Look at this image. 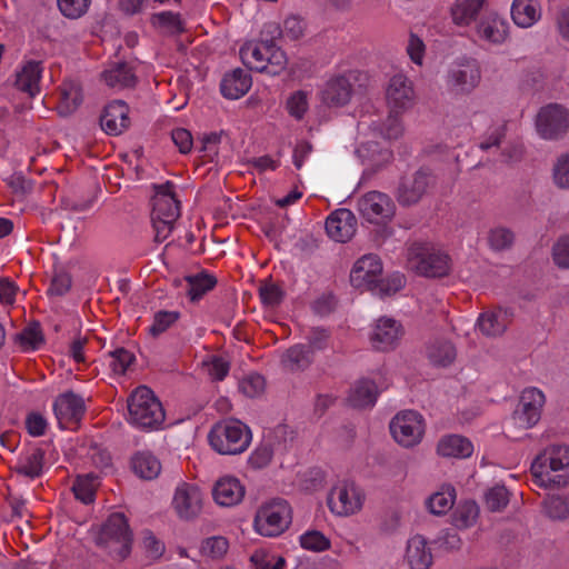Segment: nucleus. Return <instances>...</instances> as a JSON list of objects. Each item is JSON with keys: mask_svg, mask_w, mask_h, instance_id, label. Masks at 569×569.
<instances>
[{"mask_svg": "<svg viewBox=\"0 0 569 569\" xmlns=\"http://www.w3.org/2000/svg\"><path fill=\"white\" fill-rule=\"evenodd\" d=\"M530 471L536 485L551 488L569 486V446L546 448L535 458Z\"/></svg>", "mask_w": 569, "mask_h": 569, "instance_id": "nucleus-1", "label": "nucleus"}, {"mask_svg": "<svg viewBox=\"0 0 569 569\" xmlns=\"http://www.w3.org/2000/svg\"><path fill=\"white\" fill-rule=\"evenodd\" d=\"M208 440L212 449L220 455H238L248 448L251 431L240 420H223L212 427Z\"/></svg>", "mask_w": 569, "mask_h": 569, "instance_id": "nucleus-2", "label": "nucleus"}, {"mask_svg": "<svg viewBox=\"0 0 569 569\" xmlns=\"http://www.w3.org/2000/svg\"><path fill=\"white\" fill-rule=\"evenodd\" d=\"M131 423L141 429H157L164 421V410L152 390L146 386L138 387L128 398Z\"/></svg>", "mask_w": 569, "mask_h": 569, "instance_id": "nucleus-3", "label": "nucleus"}, {"mask_svg": "<svg viewBox=\"0 0 569 569\" xmlns=\"http://www.w3.org/2000/svg\"><path fill=\"white\" fill-rule=\"evenodd\" d=\"M96 541L119 560L126 559L132 545V532L126 516L121 512L111 513L101 526Z\"/></svg>", "mask_w": 569, "mask_h": 569, "instance_id": "nucleus-4", "label": "nucleus"}, {"mask_svg": "<svg viewBox=\"0 0 569 569\" xmlns=\"http://www.w3.org/2000/svg\"><path fill=\"white\" fill-rule=\"evenodd\" d=\"M408 260L417 273L428 278H442L450 270L449 256L428 243H412L408 249Z\"/></svg>", "mask_w": 569, "mask_h": 569, "instance_id": "nucleus-5", "label": "nucleus"}, {"mask_svg": "<svg viewBox=\"0 0 569 569\" xmlns=\"http://www.w3.org/2000/svg\"><path fill=\"white\" fill-rule=\"evenodd\" d=\"M291 523V508L283 499H274L261 506L254 517L257 531L266 537L282 533Z\"/></svg>", "mask_w": 569, "mask_h": 569, "instance_id": "nucleus-6", "label": "nucleus"}, {"mask_svg": "<svg viewBox=\"0 0 569 569\" xmlns=\"http://www.w3.org/2000/svg\"><path fill=\"white\" fill-rule=\"evenodd\" d=\"M436 184V178L429 168L421 167L412 174L400 178L395 198L405 208L419 203L428 191Z\"/></svg>", "mask_w": 569, "mask_h": 569, "instance_id": "nucleus-7", "label": "nucleus"}, {"mask_svg": "<svg viewBox=\"0 0 569 569\" xmlns=\"http://www.w3.org/2000/svg\"><path fill=\"white\" fill-rule=\"evenodd\" d=\"M536 127L545 139H559L569 129V111L558 103L542 107L537 114Z\"/></svg>", "mask_w": 569, "mask_h": 569, "instance_id": "nucleus-8", "label": "nucleus"}, {"mask_svg": "<svg viewBox=\"0 0 569 569\" xmlns=\"http://www.w3.org/2000/svg\"><path fill=\"white\" fill-rule=\"evenodd\" d=\"M390 432L401 446L412 447L420 441L423 435L422 417L413 410L402 411L391 420Z\"/></svg>", "mask_w": 569, "mask_h": 569, "instance_id": "nucleus-9", "label": "nucleus"}, {"mask_svg": "<svg viewBox=\"0 0 569 569\" xmlns=\"http://www.w3.org/2000/svg\"><path fill=\"white\" fill-rule=\"evenodd\" d=\"M330 510L339 516L356 512L362 506V496L353 482L341 481L328 495Z\"/></svg>", "mask_w": 569, "mask_h": 569, "instance_id": "nucleus-10", "label": "nucleus"}, {"mask_svg": "<svg viewBox=\"0 0 569 569\" xmlns=\"http://www.w3.org/2000/svg\"><path fill=\"white\" fill-rule=\"evenodd\" d=\"M359 210L369 222L382 223L393 218L396 204L387 193L371 191L360 199Z\"/></svg>", "mask_w": 569, "mask_h": 569, "instance_id": "nucleus-11", "label": "nucleus"}, {"mask_svg": "<svg viewBox=\"0 0 569 569\" xmlns=\"http://www.w3.org/2000/svg\"><path fill=\"white\" fill-rule=\"evenodd\" d=\"M545 405V395L537 388H527L521 392L513 419L523 428H532L540 418Z\"/></svg>", "mask_w": 569, "mask_h": 569, "instance_id": "nucleus-12", "label": "nucleus"}, {"mask_svg": "<svg viewBox=\"0 0 569 569\" xmlns=\"http://www.w3.org/2000/svg\"><path fill=\"white\" fill-rule=\"evenodd\" d=\"M382 273V262L377 254L369 253L359 258L350 272V283L361 291H375V284Z\"/></svg>", "mask_w": 569, "mask_h": 569, "instance_id": "nucleus-13", "label": "nucleus"}, {"mask_svg": "<svg viewBox=\"0 0 569 569\" xmlns=\"http://www.w3.org/2000/svg\"><path fill=\"white\" fill-rule=\"evenodd\" d=\"M53 410L60 428L77 429L84 415L86 406L80 396L68 391L57 398Z\"/></svg>", "mask_w": 569, "mask_h": 569, "instance_id": "nucleus-14", "label": "nucleus"}, {"mask_svg": "<svg viewBox=\"0 0 569 569\" xmlns=\"http://www.w3.org/2000/svg\"><path fill=\"white\" fill-rule=\"evenodd\" d=\"M356 80L357 76L351 71L331 77L321 91L322 102L329 107L346 106L353 94Z\"/></svg>", "mask_w": 569, "mask_h": 569, "instance_id": "nucleus-15", "label": "nucleus"}, {"mask_svg": "<svg viewBox=\"0 0 569 569\" xmlns=\"http://www.w3.org/2000/svg\"><path fill=\"white\" fill-rule=\"evenodd\" d=\"M154 190L151 218L176 222L180 217V201L176 197L173 182L156 184Z\"/></svg>", "mask_w": 569, "mask_h": 569, "instance_id": "nucleus-16", "label": "nucleus"}, {"mask_svg": "<svg viewBox=\"0 0 569 569\" xmlns=\"http://www.w3.org/2000/svg\"><path fill=\"white\" fill-rule=\"evenodd\" d=\"M413 96V88L406 76L396 74L390 79L387 88V102L391 113H399L411 107Z\"/></svg>", "mask_w": 569, "mask_h": 569, "instance_id": "nucleus-17", "label": "nucleus"}, {"mask_svg": "<svg viewBox=\"0 0 569 569\" xmlns=\"http://www.w3.org/2000/svg\"><path fill=\"white\" fill-rule=\"evenodd\" d=\"M357 219L346 208L333 211L326 220L328 236L338 242L349 241L356 233Z\"/></svg>", "mask_w": 569, "mask_h": 569, "instance_id": "nucleus-18", "label": "nucleus"}, {"mask_svg": "<svg viewBox=\"0 0 569 569\" xmlns=\"http://www.w3.org/2000/svg\"><path fill=\"white\" fill-rule=\"evenodd\" d=\"M129 107L122 100H114L104 107L100 117L102 130L108 134L118 136L122 133L130 124Z\"/></svg>", "mask_w": 569, "mask_h": 569, "instance_id": "nucleus-19", "label": "nucleus"}, {"mask_svg": "<svg viewBox=\"0 0 569 569\" xmlns=\"http://www.w3.org/2000/svg\"><path fill=\"white\" fill-rule=\"evenodd\" d=\"M173 506L180 518L192 519L197 517L202 507L201 493L194 486L183 483L177 488Z\"/></svg>", "mask_w": 569, "mask_h": 569, "instance_id": "nucleus-20", "label": "nucleus"}, {"mask_svg": "<svg viewBox=\"0 0 569 569\" xmlns=\"http://www.w3.org/2000/svg\"><path fill=\"white\" fill-rule=\"evenodd\" d=\"M402 335V327L396 320L381 318L377 321L371 336L373 346L382 351L393 348Z\"/></svg>", "mask_w": 569, "mask_h": 569, "instance_id": "nucleus-21", "label": "nucleus"}, {"mask_svg": "<svg viewBox=\"0 0 569 569\" xmlns=\"http://www.w3.org/2000/svg\"><path fill=\"white\" fill-rule=\"evenodd\" d=\"M212 495L217 503L230 507L242 500L244 487L234 477H223L216 482Z\"/></svg>", "mask_w": 569, "mask_h": 569, "instance_id": "nucleus-22", "label": "nucleus"}, {"mask_svg": "<svg viewBox=\"0 0 569 569\" xmlns=\"http://www.w3.org/2000/svg\"><path fill=\"white\" fill-rule=\"evenodd\" d=\"M477 32L491 43H502L508 36V23L498 13L489 12L481 18Z\"/></svg>", "mask_w": 569, "mask_h": 569, "instance_id": "nucleus-23", "label": "nucleus"}, {"mask_svg": "<svg viewBox=\"0 0 569 569\" xmlns=\"http://www.w3.org/2000/svg\"><path fill=\"white\" fill-rule=\"evenodd\" d=\"M251 87L250 74L241 68L226 73L220 90L223 97L228 99H239L244 96Z\"/></svg>", "mask_w": 569, "mask_h": 569, "instance_id": "nucleus-24", "label": "nucleus"}, {"mask_svg": "<svg viewBox=\"0 0 569 569\" xmlns=\"http://www.w3.org/2000/svg\"><path fill=\"white\" fill-rule=\"evenodd\" d=\"M406 559L411 569H429L433 557L426 539L417 535L409 539L406 551Z\"/></svg>", "mask_w": 569, "mask_h": 569, "instance_id": "nucleus-25", "label": "nucleus"}, {"mask_svg": "<svg viewBox=\"0 0 569 569\" xmlns=\"http://www.w3.org/2000/svg\"><path fill=\"white\" fill-rule=\"evenodd\" d=\"M83 101L82 88L73 80L64 81L60 87V98L57 106L58 113L68 117L73 113Z\"/></svg>", "mask_w": 569, "mask_h": 569, "instance_id": "nucleus-26", "label": "nucleus"}, {"mask_svg": "<svg viewBox=\"0 0 569 569\" xmlns=\"http://www.w3.org/2000/svg\"><path fill=\"white\" fill-rule=\"evenodd\" d=\"M377 386L370 379H360L351 389L348 402L352 408H367L375 405L377 400Z\"/></svg>", "mask_w": 569, "mask_h": 569, "instance_id": "nucleus-27", "label": "nucleus"}, {"mask_svg": "<svg viewBox=\"0 0 569 569\" xmlns=\"http://www.w3.org/2000/svg\"><path fill=\"white\" fill-rule=\"evenodd\" d=\"M41 71L40 62L28 61L22 70L17 73L14 86L17 89L27 92L30 97H34L39 90Z\"/></svg>", "mask_w": 569, "mask_h": 569, "instance_id": "nucleus-28", "label": "nucleus"}, {"mask_svg": "<svg viewBox=\"0 0 569 569\" xmlns=\"http://www.w3.org/2000/svg\"><path fill=\"white\" fill-rule=\"evenodd\" d=\"M437 451L442 457L467 458L471 456L473 446L467 438L451 435L439 441Z\"/></svg>", "mask_w": 569, "mask_h": 569, "instance_id": "nucleus-29", "label": "nucleus"}, {"mask_svg": "<svg viewBox=\"0 0 569 569\" xmlns=\"http://www.w3.org/2000/svg\"><path fill=\"white\" fill-rule=\"evenodd\" d=\"M509 323L510 313L502 309L483 312L478 320V327L486 336H499L503 333Z\"/></svg>", "mask_w": 569, "mask_h": 569, "instance_id": "nucleus-30", "label": "nucleus"}, {"mask_svg": "<svg viewBox=\"0 0 569 569\" xmlns=\"http://www.w3.org/2000/svg\"><path fill=\"white\" fill-rule=\"evenodd\" d=\"M426 355L433 366L447 367L456 359L455 346L443 339H436L426 347Z\"/></svg>", "mask_w": 569, "mask_h": 569, "instance_id": "nucleus-31", "label": "nucleus"}, {"mask_svg": "<svg viewBox=\"0 0 569 569\" xmlns=\"http://www.w3.org/2000/svg\"><path fill=\"white\" fill-rule=\"evenodd\" d=\"M313 360L312 350L306 345H296L286 350L281 362L289 371H299L307 369Z\"/></svg>", "mask_w": 569, "mask_h": 569, "instance_id": "nucleus-32", "label": "nucleus"}, {"mask_svg": "<svg viewBox=\"0 0 569 569\" xmlns=\"http://www.w3.org/2000/svg\"><path fill=\"white\" fill-rule=\"evenodd\" d=\"M131 468L139 478L152 480L159 476L161 463L152 453L142 451L131 458Z\"/></svg>", "mask_w": 569, "mask_h": 569, "instance_id": "nucleus-33", "label": "nucleus"}, {"mask_svg": "<svg viewBox=\"0 0 569 569\" xmlns=\"http://www.w3.org/2000/svg\"><path fill=\"white\" fill-rule=\"evenodd\" d=\"M102 77L109 87L131 88L137 82V77L127 62L114 63Z\"/></svg>", "mask_w": 569, "mask_h": 569, "instance_id": "nucleus-34", "label": "nucleus"}, {"mask_svg": "<svg viewBox=\"0 0 569 569\" xmlns=\"http://www.w3.org/2000/svg\"><path fill=\"white\" fill-rule=\"evenodd\" d=\"M270 48V46L261 41L258 44H246L240 49V56L243 63L250 69L263 72L264 69L261 67L267 63Z\"/></svg>", "mask_w": 569, "mask_h": 569, "instance_id": "nucleus-35", "label": "nucleus"}, {"mask_svg": "<svg viewBox=\"0 0 569 569\" xmlns=\"http://www.w3.org/2000/svg\"><path fill=\"white\" fill-rule=\"evenodd\" d=\"M44 450L36 448L24 461H18L11 467V470L18 475L34 479L41 476L43 470Z\"/></svg>", "mask_w": 569, "mask_h": 569, "instance_id": "nucleus-36", "label": "nucleus"}, {"mask_svg": "<svg viewBox=\"0 0 569 569\" xmlns=\"http://www.w3.org/2000/svg\"><path fill=\"white\" fill-rule=\"evenodd\" d=\"M186 280L188 282L187 295L191 301H198L217 284V278L206 272L188 276Z\"/></svg>", "mask_w": 569, "mask_h": 569, "instance_id": "nucleus-37", "label": "nucleus"}, {"mask_svg": "<svg viewBox=\"0 0 569 569\" xmlns=\"http://www.w3.org/2000/svg\"><path fill=\"white\" fill-rule=\"evenodd\" d=\"M511 17L519 27L532 26L539 17L535 0H513Z\"/></svg>", "mask_w": 569, "mask_h": 569, "instance_id": "nucleus-38", "label": "nucleus"}, {"mask_svg": "<svg viewBox=\"0 0 569 569\" xmlns=\"http://www.w3.org/2000/svg\"><path fill=\"white\" fill-rule=\"evenodd\" d=\"M14 342L24 349H38L44 343V336L38 321L30 322L21 332L14 336Z\"/></svg>", "mask_w": 569, "mask_h": 569, "instance_id": "nucleus-39", "label": "nucleus"}, {"mask_svg": "<svg viewBox=\"0 0 569 569\" xmlns=\"http://www.w3.org/2000/svg\"><path fill=\"white\" fill-rule=\"evenodd\" d=\"M486 0H460L452 8V18L457 24H468L475 19Z\"/></svg>", "mask_w": 569, "mask_h": 569, "instance_id": "nucleus-40", "label": "nucleus"}, {"mask_svg": "<svg viewBox=\"0 0 569 569\" xmlns=\"http://www.w3.org/2000/svg\"><path fill=\"white\" fill-rule=\"evenodd\" d=\"M96 480L97 476L93 473L78 476L72 486L76 498L86 505L93 502L97 487Z\"/></svg>", "mask_w": 569, "mask_h": 569, "instance_id": "nucleus-41", "label": "nucleus"}, {"mask_svg": "<svg viewBox=\"0 0 569 569\" xmlns=\"http://www.w3.org/2000/svg\"><path fill=\"white\" fill-rule=\"evenodd\" d=\"M153 27L164 30L170 34H179L184 31L179 13L163 11L151 16Z\"/></svg>", "mask_w": 569, "mask_h": 569, "instance_id": "nucleus-42", "label": "nucleus"}, {"mask_svg": "<svg viewBox=\"0 0 569 569\" xmlns=\"http://www.w3.org/2000/svg\"><path fill=\"white\" fill-rule=\"evenodd\" d=\"M456 498V490L453 487H448L447 489L433 493L427 501L428 508L433 515H445L448 512L453 503Z\"/></svg>", "mask_w": 569, "mask_h": 569, "instance_id": "nucleus-43", "label": "nucleus"}, {"mask_svg": "<svg viewBox=\"0 0 569 569\" xmlns=\"http://www.w3.org/2000/svg\"><path fill=\"white\" fill-rule=\"evenodd\" d=\"M250 562L253 569H283L286 566L284 558L263 549L256 550L250 557Z\"/></svg>", "mask_w": 569, "mask_h": 569, "instance_id": "nucleus-44", "label": "nucleus"}, {"mask_svg": "<svg viewBox=\"0 0 569 569\" xmlns=\"http://www.w3.org/2000/svg\"><path fill=\"white\" fill-rule=\"evenodd\" d=\"M453 79L462 91H471L480 80V71L476 64H467L453 72Z\"/></svg>", "mask_w": 569, "mask_h": 569, "instance_id": "nucleus-45", "label": "nucleus"}, {"mask_svg": "<svg viewBox=\"0 0 569 569\" xmlns=\"http://www.w3.org/2000/svg\"><path fill=\"white\" fill-rule=\"evenodd\" d=\"M546 515L552 520H566L569 518V499L552 496L543 501Z\"/></svg>", "mask_w": 569, "mask_h": 569, "instance_id": "nucleus-46", "label": "nucleus"}, {"mask_svg": "<svg viewBox=\"0 0 569 569\" xmlns=\"http://www.w3.org/2000/svg\"><path fill=\"white\" fill-rule=\"evenodd\" d=\"M515 241V233L505 227H497L489 231L488 242L492 250L502 251L509 249Z\"/></svg>", "mask_w": 569, "mask_h": 569, "instance_id": "nucleus-47", "label": "nucleus"}, {"mask_svg": "<svg viewBox=\"0 0 569 569\" xmlns=\"http://www.w3.org/2000/svg\"><path fill=\"white\" fill-rule=\"evenodd\" d=\"M405 286V277L400 273H393L388 278L378 277L375 284V293L380 297L395 295Z\"/></svg>", "mask_w": 569, "mask_h": 569, "instance_id": "nucleus-48", "label": "nucleus"}, {"mask_svg": "<svg viewBox=\"0 0 569 569\" xmlns=\"http://www.w3.org/2000/svg\"><path fill=\"white\" fill-rule=\"evenodd\" d=\"M287 56L281 48L273 46L270 48V53L267 58V63L263 64L264 73L270 76L280 74L287 67Z\"/></svg>", "mask_w": 569, "mask_h": 569, "instance_id": "nucleus-49", "label": "nucleus"}, {"mask_svg": "<svg viewBox=\"0 0 569 569\" xmlns=\"http://www.w3.org/2000/svg\"><path fill=\"white\" fill-rule=\"evenodd\" d=\"M486 507L490 511H500L509 502V492L505 486H495L485 496Z\"/></svg>", "mask_w": 569, "mask_h": 569, "instance_id": "nucleus-50", "label": "nucleus"}, {"mask_svg": "<svg viewBox=\"0 0 569 569\" xmlns=\"http://www.w3.org/2000/svg\"><path fill=\"white\" fill-rule=\"evenodd\" d=\"M303 549L321 552L330 548V540L318 530H310L300 537Z\"/></svg>", "mask_w": 569, "mask_h": 569, "instance_id": "nucleus-51", "label": "nucleus"}, {"mask_svg": "<svg viewBox=\"0 0 569 569\" xmlns=\"http://www.w3.org/2000/svg\"><path fill=\"white\" fill-rule=\"evenodd\" d=\"M179 312L177 311H158L154 315V320L152 326L149 329V332L152 337H157L160 333L164 332L171 325H173L179 319Z\"/></svg>", "mask_w": 569, "mask_h": 569, "instance_id": "nucleus-52", "label": "nucleus"}, {"mask_svg": "<svg viewBox=\"0 0 569 569\" xmlns=\"http://www.w3.org/2000/svg\"><path fill=\"white\" fill-rule=\"evenodd\" d=\"M228 548V540L221 536L207 538L201 546L202 552L214 559L222 558L227 553Z\"/></svg>", "mask_w": 569, "mask_h": 569, "instance_id": "nucleus-53", "label": "nucleus"}, {"mask_svg": "<svg viewBox=\"0 0 569 569\" xmlns=\"http://www.w3.org/2000/svg\"><path fill=\"white\" fill-rule=\"evenodd\" d=\"M90 0H58L61 13L71 19H77L86 13Z\"/></svg>", "mask_w": 569, "mask_h": 569, "instance_id": "nucleus-54", "label": "nucleus"}, {"mask_svg": "<svg viewBox=\"0 0 569 569\" xmlns=\"http://www.w3.org/2000/svg\"><path fill=\"white\" fill-rule=\"evenodd\" d=\"M112 358L110 367L116 373L123 375L128 367L134 361V356L124 348H117L109 353Z\"/></svg>", "mask_w": 569, "mask_h": 569, "instance_id": "nucleus-55", "label": "nucleus"}, {"mask_svg": "<svg viewBox=\"0 0 569 569\" xmlns=\"http://www.w3.org/2000/svg\"><path fill=\"white\" fill-rule=\"evenodd\" d=\"M308 109L307 94L303 91H296L287 100V110L290 116L301 120Z\"/></svg>", "mask_w": 569, "mask_h": 569, "instance_id": "nucleus-56", "label": "nucleus"}, {"mask_svg": "<svg viewBox=\"0 0 569 569\" xmlns=\"http://www.w3.org/2000/svg\"><path fill=\"white\" fill-rule=\"evenodd\" d=\"M264 389V378L260 375H250L239 382V390L249 398L259 396Z\"/></svg>", "mask_w": 569, "mask_h": 569, "instance_id": "nucleus-57", "label": "nucleus"}, {"mask_svg": "<svg viewBox=\"0 0 569 569\" xmlns=\"http://www.w3.org/2000/svg\"><path fill=\"white\" fill-rule=\"evenodd\" d=\"M203 366L207 367L208 375L218 381L223 380L230 369L229 362L218 356H212L210 360L203 361Z\"/></svg>", "mask_w": 569, "mask_h": 569, "instance_id": "nucleus-58", "label": "nucleus"}, {"mask_svg": "<svg viewBox=\"0 0 569 569\" xmlns=\"http://www.w3.org/2000/svg\"><path fill=\"white\" fill-rule=\"evenodd\" d=\"M553 261L560 268H569V236L561 237L552 249Z\"/></svg>", "mask_w": 569, "mask_h": 569, "instance_id": "nucleus-59", "label": "nucleus"}, {"mask_svg": "<svg viewBox=\"0 0 569 569\" xmlns=\"http://www.w3.org/2000/svg\"><path fill=\"white\" fill-rule=\"evenodd\" d=\"M553 178L558 187L569 189V153L559 158L553 169Z\"/></svg>", "mask_w": 569, "mask_h": 569, "instance_id": "nucleus-60", "label": "nucleus"}, {"mask_svg": "<svg viewBox=\"0 0 569 569\" xmlns=\"http://www.w3.org/2000/svg\"><path fill=\"white\" fill-rule=\"evenodd\" d=\"M260 298L267 306H278L283 298L281 289L273 283L264 284L259 289Z\"/></svg>", "mask_w": 569, "mask_h": 569, "instance_id": "nucleus-61", "label": "nucleus"}, {"mask_svg": "<svg viewBox=\"0 0 569 569\" xmlns=\"http://www.w3.org/2000/svg\"><path fill=\"white\" fill-rule=\"evenodd\" d=\"M171 139L181 153H188L191 151L193 139L189 130L184 128H177L172 130Z\"/></svg>", "mask_w": 569, "mask_h": 569, "instance_id": "nucleus-62", "label": "nucleus"}, {"mask_svg": "<svg viewBox=\"0 0 569 569\" xmlns=\"http://www.w3.org/2000/svg\"><path fill=\"white\" fill-rule=\"evenodd\" d=\"M478 513L479 508L475 501H466L457 510L458 520L465 527L472 525L476 521Z\"/></svg>", "mask_w": 569, "mask_h": 569, "instance_id": "nucleus-63", "label": "nucleus"}, {"mask_svg": "<svg viewBox=\"0 0 569 569\" xmlns=\"http://www.w3.org/2000/svg\"><path fill=\"white\" fill-rule=\"evenodd\" d=\"M26 428L32 437H40L46 432L47 420L38 412H31L26 419Z\"/></svg>", "mask_w": 569, "mask_h": 569, "instance_id": "nucleus-64", "label": "nucleus"}]
</instances>
